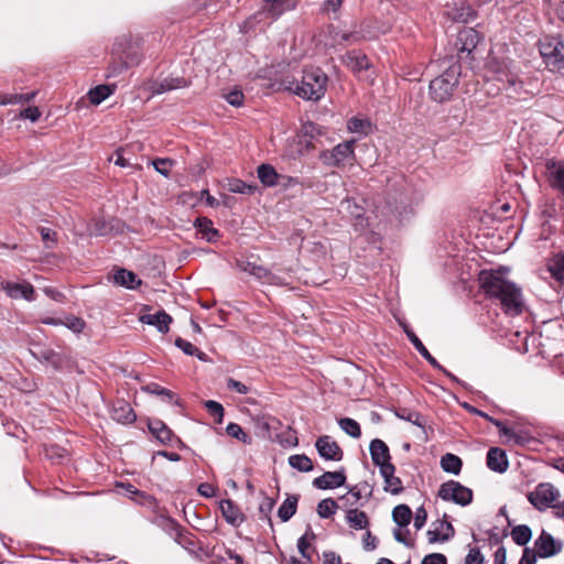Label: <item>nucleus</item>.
<instances>
[{
    "mask_svg": "<svg viewBox=\"0 0 564 564\" xmlns=\"http://www.w3.org/2000/svg\"><path fill=\"white\" fill-rule=\"evenodd\" d=\"M539 52L551 72L564 69V42L556 36L545 35L539 40Z\"/></svg>",
    "mask_w": 564,
    "mask_h": 564,
    "instance_id": "obj_4",
    "label": "nucleus"
},
{
    "mask_svg": "<svg viewBox=\"0 0 564 564\" xmlns=\"http://www.w3.org/2000/svg\"><path fill=\"white\" fill-rule=\"evenodd\" d=\"M446 14L452 21L457 23H468L476 18V11L467 2L455 4Z\"/></svg>",
    "mask_w": 564,
    "mask_h": 564,
    "instance_id": "obj_22",
    "label": "nucleus"
},
{
    "mask_svg": "<svg viewBox=\"0 0 564 564\" xmlns=\"http://www.w3.org/2000/svg\"><path fill=\"white\" fill-rule=\"evenodd\" d=\"M397 415L421 429H424L426 423L425 417L419 412L402 410L401 412H398Z\"/></svg>",
    "mask_w": 564,
    "mask_h": 564,
    "instance_id": "obj_48",
    "label": "nucleus"
},
{
    "mask_svg": "<svg viewBox=\"0 0 564 564\" xmlns=\"http://www.w3.org/2000/svg\"><path fill=\"white\" fill-rule=\"evenodd\" d=\"M459 76L460 65L457 62L448 65L441 75L430 82V98L437 104L449 101L458 86Z\"/></svg>",
    "mask_w": 564,
    "mask_h": 564,
    "instance_id": "obj_2",
    "label": "nucleus"
},
{
    "mask_svg": "<svg viewBox=\"0 0 564 564\" xmlns=\"http://www.w3.org/2000/svg\"><path fill=\"white\" fill-rule=\"evenodd\" d=\"M361 42L357 25L351 31L345 32L343 31V34H340V39L338 40V45L341 44H356Z\"/></svg>",
    "mask_w": 564,
    "mask_h": 564,
    "instance_id": "obj_54",
    "label": "nucleus"
},
{
    "mask_svg": "<svg viewBox=\"0 0 564 564\" xmlns=\"http://www.w3.org/2000/svg\"><path fill=\"white\" fill-rule=\"evenodd\" d=\"M227 102L234 107H240L243 104L245 96L241 90L234 89L225 95Z\"/></svg>",
    "mask_w": 564,
    "mask_h": 564,
    "instance_id": "obj_58",
    "label": "nucleus"
},
{
    "mask_svg": "<svg viewBox=\"0 0 564 564\" xmlns=\"http://www.w3.org/2000/svg\"><path fill=\"white\" fill-rule=\"evenodd\" d=\"M299 495H288L286 499L278 509V517L282 522L289 521L297 510Z\"/></svg>",
    "mask_w": 564,
    "mask_h": 564,
    "instance_id": "obj_29",
    "label": "nucleus"
},
{
    "mask_svg": "<svg viewBox=\"0 0 564 564\" xmlns=\"http://www.w3.org/2000/svg\"><path fill=\"white\" fill-rule=\"evenodd\" d=\"M275 419H268L264 416H258L254 419L257 434L261 437H271L270 430L272 427V423H275Z\"/></svg>",
    "mask_w": 564,
    "mask_h": 564,
    "instance_id": "obj_47",
    "label": "nucleus"
},
{
    "mask_svg": "<svg viewBox=\"0 0 564 564\" xmlns=\"http://www.w3.org/2000/svg\"><path fill=\"white\" fill-rule=\"evenodd\" d=\"M437 496L444 501H452L462 507L473 502V490L459 481L448 480L440 486Z\"/></svg>",
    "mask_w": 564,
    "mask_h": 564,
    "instance_id": "obj_6",
    "label": "nucleus"
},
{
    "mask_svg": "<svg viewBox=\"0 0 564 564\" xmlns=\"http://www.w3.org/2000/svg\"><path fill=\"white\" fill-rule=\"evenodd\" d=\"M327 76L319 68L306 69L300 83L292 82L289 90L307 100H319L326 90Z\"/></svg>",
    "mask_w": 564,
    "mask_h": 564,
    "instance_id": "obj_3",
    "label": "nucleus"
},
{
    "mask_svg": "<svg viewBox=\"0 0 564 564\" xmlns=\"http://www.w3.org/2000/svg\"><path fill=\"white\" fill-rule=\"evenodd\" d=\"M174 161L171 159H155L152 161L154 170L161 175L169 177Z\"/></svg>",
    "mask_w": 564,
    "mask_h": 564,
    "instance_id": "obj_51",
    "label": "nucleus"
},
{
    "mask_svg": "<svg viewBox=\"0 0 564 564\" xmlns=\"http://www.w3.org/2000/svg\"><path fill=\"white\" fill-rule=\"evenodd\" d=\"M145 392L148 393H151V394H156V395H161V397H164L166 398L169 401H173L174 400V393L166 389V388H163L161 387L160 384L158 383H149L147 384L145 387L142 388Z\"/></svg>",
    "mask_w": 564,
    "mask_h": 564,
    "instance_id": "obj_50",
    "label": "nucleus"
},
{
    "mask_svg": "<svg viewBox=\"0 0 564 564\" xmlns=\"http://www.w3.org/2000/svg\"><path fill=\"white\" fill-rule=\"evenodd\" d=\"M347 128L352 133L368 134L371 130V123L367 119L352 117L347 122Z\"/></svg>",
    "mask_w": 564,
    "mask_h": 564,
    "instance_id": "obj_40",
    "label": "nucleus"
},
{
    "mask_svg": "<svg viewBox=\"0 0 564 564\" xmlns=\"http://www.w3.org/2000/svg\"><path fill=\"white\" fill-rule=\"evenodd\" d=\"M257 188L256 184H248L239 178H230L227 183V189L237 194L252 195Z\"/></svg>",
    "mask_w": 564,
    "mask_h": 564,
    "instance_id": "obj_35",
    "label": "nucleus"
},
{
    "mask_svg": "<svg viewBox=\"0 0 564 564\" xmlns=\"http://www.w3.org/2000/svg\"><path fill=\"white\" fill-rule=\"evenodd\" d=\"M498 430L501 434L513 440L516 444L523 445L525 443V438L521 435L517 434L513 429L506 426L502 422L499 423Z\"/></svg>",
    "mask_w": 564,
    "mask_h": 564,
    "instance_id": "obj_55",
    "label": "nucleus"
},
{
    "mask_svg": "<svg viewBox=\"0 0 564 564\" xmlns=\"http://www.w3.org/2000/svg\"><path fill=\"white\" fill-rule=\"evenodd\" d=\"M194 226L208 242H214L219 237V231L213 227V221L206 217H198Z\"/></svg>",
    "mask_w": 564,
    "mask_h": 564,
    "instance_id": "obj_31",
    "label": "nucleus"
},
{
    "mask_svg": "<svg viewBox=\"0 0 564 564\" xmlns=\"http://www.w3.org/2000/svg\"><path fill=\"white\" fill-rule=\"evenodd\" d=\"M345 482L346 474L344 468L336 471H325L313 480L314 487L323 490L341 487Z\"/></svg>",
    "mask_w": 564,
    "mask_h": 564,
    "instance_id": "obj_13",
    "label": "nucleus"
},
{
    "mask_svg": "<svg viewBox=\"0 0 564 564\" xmlns=\"http://www.w3.org/2000/svg\"><path fill=\"white\" fill-rule=\"evenodd\" d=\"M534 546L539 557L546 558L558 554L562 551V542L557 541L546 531H542L535 540Z\"/></svg>",
    "mask_w": 564,
    "mask_h": 564,
    "instance_id": "obj_10",
    "label": "nucleus"
},
{
    "mask_svg": "<svg viewBox=\"0 0 564 564\" xmlns=\"http://www.w3.org/2000/svg\"><path fill=\"white\" fill-rule=\"evenodd\" d=\"M2 290L12 299L33 300L34 288L30 283H13L10 281L1 282Z\"/></svg>",
    "mask_w": 564,
    "mask_h": 564,
    "instance_id": "obj_15",
    "label": "nucleus"
},
{
    "mask_svg": "<svg viewBox=\"0 0 564 564\" xmlns=\"http://www.w3.org/2000/svg\"><path fill=\"white\" fill-rule=\"evenodd\" d=\"M112 90L107 85H99L88 91V99L93 105L101 104L107 97L110 96Z\"/></svg>",
    "mask_w": 564,
    "mask_h": 564,
    "instance_id": "obj_42",
    "label": "nucleus"
},
{
    "mask_svg": "<svg viewBox=\"0 0 564 564\" xmlns=\"http://www.w3.org/2000/svg\"><path fill=\"white\" fill-rule=\"evenodd\" d=\"M340 429L354 438H359L361 435L360 425L357 421L350 417H343L338 421Z\"/></svg>",
    "mask_w": 564,
    "mask_h": 564,
    "instance_id": "obj_44",
    "label": "nucleus"
},
{
    "mask_svg": "<svg viewBox=\"0 0 564 564\" xmlns=\"http://www.w3.org/2000/svg\"><path fill=\"white\" fill-rule=\"evenodd\" d=\"M289 464L292 468L303 473L311 471L314 468L312 459L304 454H295L290 456Z\"/></svg>",
    "mask_w": 564,
    "mask_h": 564,
    "instance_id": "obj_38",
    "label": "nucleus"
},
{
    "mask_svg": "<svg viewBox=\"0 0 564 564\" xmlns=\"http://www.w3.org/2000/svg\"><path fill=\"white\" fill-rule=\"evenodd\" d=\"M302 133L304 137L315 138L323 134V128L314 122H305L302 126Z\"/></svg>",
    "mask_w": 564,
    "mask_h": 564,
    "instance_id": "obj_56",
    "label": "nucleus"
},
{
    "mask_svg": "<svg viewBox=\"0 0 564 564\" xmlns=\"http://www.w3.org/2000/svg\"><path fill=\"white\" fill-rule=\"evenodd\" d=\"M219 508L225 520L232 527H239L246 520L240 508L231 499L221 500Z\"/></svg>",
    "mask_w": 564,
    "mask_h": 564,
    "instance_id": "obj_18",
    "label": "nucleus"
},
{
    "mask_svg": "<svg viewBox=\"0 0 564 564\" xmlns=\"http://www.w3.org/2000/svg\"><path fill=\"white\" fill-rule=\"evenodd\" d=\"M546 170L552 188L564 195V161H549Z\"/></svg>",
    "mask_w": 564,
    "mask_h": 564,
    "instance_id": "obj_19",
    "label": "nucleus"
},
{
    "mask_svg": "<svg viewBox=\"0 0 564 564\" xmlns=\"http://www.w3.org/2000/svg\"><path fill=\"white\" fill-rule=\"evenodd\" d=\"M290 8L291 4L289 0H264L261 13L265 14L268 18L276 19Z\"/></svg>",
    "mask_w": 564,
    "mask_h": 564,
    "instance_id": "obj_28",
    "label": "nucleus"
},
{
    "mask_svg": "<svg viewBox=\"0 0 564 564\" xmlns=\"http://www.w3.org/2000/svg\"><path fill=\"white\" fill-rule=\"evenodd\" d=\"M315 447L319 456L326 460L340 462L343 459V449L329 435L319 436L315 442Z\"/></svg>",
    "mask_w": 564,
    "mask_h": 564,
    "instance_id": "obj_9",
    "label": "nucleus"
},
{
    "mask_svg": "<svg viewBox=\"0 0 564 564\" xmlns=\"http://www.w3.org/2000/svg\"><path fill=\"white\" fill-rule=\"evenodd\" d=\"M484 555L480 550L477 547H473L469 550L468 554L465 557V564H482Z\"/></svg>",
    "mask_w": 564,
    "mask_h": 564,
    "instance_id": "obj_62",
    "label": "nucleus"
},
{
    "mask_svg": "<svg viewBox=\"0 0 564 564\" xmlns=\"http://www.w3.org/2000/svg\"><path fill=\"white\" fill-rule=\"evenodd\" d=\"M344 64L354 73L359 74L370 67V62L366 54L359 51H350L343 57Z\"/></svg>",
    "mask_w": 564,
    "mask_h": 564,
    "instance_id": "obj_24",
    "label": "nucleus"
},
{
    "mask_svg": "<svg viewBox=\"0 0 564 564\" xmlns=\"http://www.w3.org/2000/svg\"><path fill=\"white\" fill-rule=\"evenodd\" d=\"M186 82L183 78H165L161 82L155 83L154 85V91L156 94H163L169 90H173L176 88H180L182 86H185Z\"/></svg>",
    "mask_w": 564,
    "mask_h": 564,
    "instance_id": "obj_43",
    "label": "nucleus"
},
{
    "mask_svg": "<svg viewBox=\"0 0 564 564\" xmlns=\"http://www.w3.org/2000/svg\"><path fill=\"white\" fill-rule=\"evenodd\" d=\"M513 542L520 546L525 545L532 538V531L527 524L516 525L511 531Z\"/></svg>",
    "mask_w": 564,
    "mask_h": 564,
    "instance_id": "obj_37",
    "label": "nucleus"
},
{
    "mask_svg": "<svg viewBox=\"0 0 564 564\" xmlns=\"http://www.w3.org/2000/svg\"><path fill=\"white\" fill-rule=\"evenodd\" d=\"M316 539V534L313 532L312 528L308 527L306 532L297 540V550L302 557L307 562H312V554L308 552L311 546V542Z\"/></svg>",
    "mask_w": 564,
    "mask_h": 564,
    "instance_id": "obj_32",
    "label": "nucleus"
},
{
    "mask_svg": "<svg viewBox=\"0 0 564 564\" xmlns=\"http://www.w3.org/2000/svg\"><path fill=\"white\" fill-rule=\"evenodd\" d=\"M151 434L162 444H171L173 440L182 444V441L174 435L172 430L161 420L154 419L148 423Z\"/></svg>",
    "mask_w": 564,
    "mask_h": 564,
    "instance_id": "obj_14",
    "label": "nucleus"
},
{
    "mask_svg": "<svg viewBox=\"0 0 564 564\" xmlns=\"http://www.w3.org/2000/svg\"><path fill=\"white\" fill-rule=\"evenodd\" d=\"M226 433L230 437L236 438V440L242 442L243 444L251 443V437L237 423H229L226 427Z\"/></svg>",
    "mask_w": 564,
    "mask_h": 564,
    "instance_id": "obj_46",
    "label": "nucleus"
},
{
    "mask_svg": "<svg viewBox=\"0 0 564 564\" xmlns=\"http://www.w3.org/2000/svg\"><path fill=\"white\" fill-rule=\"evenodd\" d=\"M421 564H447V558L442 553H431L423 557Z\"/></svg>",
    "mask_w": 564,
    "mask_h": 564,
    "instance_id": "obj_63",
    "label": "nucleus"
},
{
    "mask_svg": "<svg viewBox=\"0 0 564 564\" xmlns=\"http://www.w3.org/2000/svg\"><path fill=\"white\" fill-rule=\"evenodd\" d=\"M369 451H370L372 463L376 466H378L379 469L384 464H391V462H390L391 456H390L389 447L387 446V444L383 441H381L379 438L372 440L370 443V446H369Z\"/></svg>",
    "mask_w": 564,
    "mask_h": 564,
    "instance_id": "obj_20",
    "label": "nucleus"
},
{
    "mask_svg": "<svg viewBox=\"0 0 564 564\" xmlns=\"http://www.w3.org/2000/svg\"><path fill=\"white\" fill-rule=\"evenodd\" d=\"M265 275L267 276L263 278V280H262L263 283H268V284H271V285H278V286H282V285H288L289 284V282L286 281L285 278L271 272L269 269H268Z\"/></svg>",
    "mask_w": 564,
    "mask_h": 564,
    "instance_id": "obj_60",
    "label": "nucleus"
},
{
    "mask_svg": "<svg viewBox=\"0 0 564 564\" xmlns=\"http://www.w3.org/2000/svg\"><path fill=\"white\" fill-rule=\"evenodd\" d=\"M359 36L361 41H369L377 39L380 34H383L387 32V29L382 28L379 23V21L375 19H367L364 20L358 26H357Z\"/></svg>",
    "mask_w": 564,
    "mask_h": 564,
    "instance_id": "obj_25",
    "label": "nucleus"
},
{
    "mask_svg": "<svg viewBox=\"0 0 564 564\" xmlns=\"http://www.w3.org/2000/svg\"><path fill=\"white\" fill-rule=\"evenodd\" d=\"M343 212L347 213L354 219L356 230L362 232L368 226V218L365 217V208L352 198H346L340 203Z\"/></svg>",
    "mask_w": 564,
    "mask_h": 564,
    "instance_id": "obj_11",
    "label": "nucleus"
},
{
    "mask_svg": "<svg viewBox=\"0 0 564 564\" xmlns=\"http://www.w3.org/2000/svg\"><path fill=\"white\" fill-rule=\"evenodd\" d=\"M205 408L208 411V413L213 416H216V422L221 423L224 419V406L214 400H208L205 402Z\"/></svg>",
    "mask_w": 564,
    "mask_h": 564,
    "instance_id": "obj_52",
    "label": "nucleus"
},
{
    "mask_svg": "<svg viewBox=\"0 0 564 564\" xmlns=\"http://www.w3.org/2000/svg\"><path fill=\"white\" fill-rule=\"evenodd\" d=\"M175 346L178 347L185 355L194 356L197 351V347H195L192 343L177 337L175 339Z\"/></svg>",
    "mask_w": 564,
    "mask_h": 564,
    "instance_id": "obj_61",
    "label": "nucleus"
},
{
    "mask_svg": "<svg viewBox=\"0 0 564 564\" xmlns=\"http://www.w3.org/2000/svg\"><path fill=\"white\" fill-rule=\"evenodd\" d=\"M111 417L121 424H132L137 420L133 409L124 400H118L115 402Z\"/></svg>",
    "mask_w": 564,
    "mask_h": 564,
    "instance_id": "obj_21",
    "label": "nucleus"
},
{
    "mask_svg": "<svg viewBox=\"0 0 564 564\" xmlns=\"http://www.w3.org/2000/svg\"><path fill=\"white\" fill-rule=\"evenodd\" d=\"M433 525H438L441 528V531H443L442 542H446L455 535V529L453 524L448 521H437L433 523Z\"/></svg>",
    "mask_w": 564,
    "mask_h": 564,
    "instance_id": "obj_57",
    "label": "nucleus"
},
{
    "mask_svg": "<svg viewBox=\"0 0 564 564\" xmlns=\"http://www.w3.org/2000/svg\"><path fill=\"white\" fill-rule=\"evenodd\" d=\"M508 269L482 270L478 275L479 288L487 299L498 302L505 313L516 316L522 313L521 289L506 279Z\"/></svg>",
    "mask_w": 564,
    "mask_h": 564,
    "instance_id": "obj_1",
    "label": "nucleus"
},
{
    "mask_svg": "<svg viewBox=\"0 0 564 564\" xmlns=\"http://www.w3.org/2000/svg\"><path fill=\"white\" fill-rule=\"evenodd\" d=\"M258 178L268 187L278 185L280 175L275 169L270 164H261L257 169Z\"/></svg>",
    "mask_w": 564,
    "mask_h": 564,
    "instance_id": "obj_30",
    "label": "nucleus"
},
{
    "mask_svg": "<svg viewBox=\"0 0 564 564\" xmlns=\"http://www.w3.org/2000/svg\"><path fill=\"white\" fill-rule=\"evenodd\" d=\"M409 340L412 343V345L415 347V349L421 354V356L435 369L442 371L445 373L453 382L457 384L465 386V383L459 380L456 376H454L452 372L446 370L426 349V347L423 345V343L420 340V338L414 334L411 329H404Z\"/></svg>",
    "mask_w": 564,
    "mask_h": 564,
    "instance_id": "obj_8",
    "label": "nucleus"
},
{
    "mask_svg": "<svg viewBox=\"0 0 564 564\" xmlns=\"http://www.w3.org/2000/svg\"><path fill=\"white\" fill-rule=\"evenodd\" d=\"M536 557H539L538 553L532 551L529 547L523 550L522 556L519 561V564H535Z\"/></svg>",
    "mask_w": 564,
    "mask_h": 564,
    "instance_id": "obj_64",
    "label": "nucleus"
},
{
    "mask_svg": "<svg viewBox=\"0 0 564 564\" xmlns=\"http://www.w3.org/2000/svg\"><path fill=\"white\" fill-rule=\"evenodd\" d=\"M274 506H275L274 499H272L270 497L263 498L262 502L259 506V512L261 513L263 519H267L269 521L271 520L270 513H271L272 509L274 508Z\"/></svg>",
    "mask_w": 564,
    "mask_h": 564,
    "instance_id": "obj_59",
    "label": "nucleus"
},
{
    "mask_svg": "<svg viewBox=\"0 0 564 564\" xmlns=\"http://www.w3.org/2000/svg\"><path fill=\"white\" fill-rule=\"evenodd\" d=\"M347 522L350 528L355 530H362L369 525L368 517L365 511L358 509H351L346 516Z\"/></svg>",
    "mask_w": 564,
    "mask_h": 564,
    "instance_id": "obj_34",
    "label": "nucleus"
},
{
    "mask_svg": "<svg viewBox=\"0 0 564 564\" xmlns=\"http://www.w3.org/2000/svg\"><path fill=\"white\" fill-rule=\"evenodd\" d=\"M337 502L332 498L323 499L317 505V513L323 519L330 518L337 510Z\"/></svg>",
    "mask_w": 564,
    "mask_h": 564,
    "instance_id": "obj_45",
    "label": "nucleus"
},
{
    "mask_svg": "<svg viewBox=\"0 0 564 564\" xmlns=\"http://www.w3.org/2000/svg\"><path fill=\"white\" fill-rule=\"evenodd\" d=\"M392 519L399 527H408L412 519V510L406 505H399L392 511Z\"/></svg>",
    "mask_w": 564,
    "mask_h": 564,
    "instance_id": "obj_36",
    "label": "nucleus"
},
{
    "mask_svg": "<svg viewBox=\"0 0 564 564\" xmlns=\"http://www.w3.org/2000/svg\"><path fill=\"white\" fill-rule=\"evenodd\" d=\"M549 271L555 280L564 282V253L557 254L552 259L549 264Z\"/></svg>",
    "mask_w": 564,
    "mask_h": 564,
    "instance_id": "obj_41",
    "label": "nucleus"
},
{
    "mask_svg": "<svg viewBox=\"0 0 564 564\" xmlns=\"http://www.w3.org/2000/svg\"><path fill=\"white\" fill-rule=\"evenodd\" d=\"M170 535L173 536L175 542H177L184 549L194 551L196 544L193 534H191L175 521H170Z\"/></svg>",
    "mask_w": 564,
    "mask_h": 564,
    "instance_id": "obj_26",
    "label": "nucleus"
},
{
    "mask_svg": "<svg viewBox=\"0 0 564 564\" xmlns=\"http://www.w3.org/2000/svg\"><path fill=\"white\" fill-rule=\"evenodd\" d=\"M479 41L480 35L475 29L464 28L457 34L455 46L458 53L469 55L477 47Z\"/></svg>",
    "mask_w": 564,
    "mask_h": 564,
    "instance_id": "obj_12",
    "label": "nucleus"
},
{
    "mask_svg": "<svg viewBox=\"0 0 564 564\" xmlns=\"http://www.w3.org/2000/svg\"><path fill=\"white\" fill-rule=\"evenodd\" d=\"M39 231L46 248H53L56 245L57 234L54 230L46 227H40Z\"/></svg>",
    "mask_w": 564,
    "mask_h": 564,
    "instance_id": "obj_53",
    "label": "nucleus"
},
{
    "mask_svg": "<svg viewBox=\"0 0 564 564\" xmlns=\"http://www.w3.org/2000/svg\"><path fill=\"white\" fill-rule=\"evenodd\" d=\"M140 322L151 326H155L160 333H167L172 317L165 311H159L155 314H144L140 316Z\"/></svg>",
    "mask_w": 564,
    "mask_h": 564,
    "instance_id": "obj_23",
    "label": "nucleus"
},
{
    "mask_svg": "<svg viewBox=\"0 0 564 564\" xmlns=\"http://www.w3.org/2000/svg\"><path fill=\"white\" fill-rule=\"evenodd\" d=\"M239 267L242 271L248 272L249 274L256 276L260 281H262L263 278L267 276L265 274H267L268 269L262 265H258L252 262H246V263H240Z\"/></svg>",
    "mask_w": 564,
    "mask_h": 564,
    "instance_id": "obj_49",
    "label": "nucleus"
},
{
    "mask_svg": "<svg viewBox=\"0 0 564 564\" xmlns=\"http://www.w3.org/2000/svg\"><path fill=\"white\" fill-rule=\"evenodd\" d=\"M380 475L384 479V491L392 495H399L403 491L402 481L399 477L394 476L395 467L392 464H384L381 466Z\"/></svg>",
    "mask_w": 564,
    "mask_h": 564,
    "instance_id": "obj_16",
    "label": "nucleus"
},
{
    "mask_svg": "<svg viewBox=\"0 0 564 564\" xmlns=\"http://www.w3.org/2000/svg\"><path fill=\"white\" fill-rule=\"evenodd\" d=\"M441 467L446 473L458 475L463 467V460L457 455L446 453L441 458Z\"/></svg>",
    "mask_w": 564,
    "mask_h": 564,
    "instance_id": "obj_33",
    "label": "nucleus"
},
{
    "mask_svg": "<svg viewBox=\"0 0 564 564\" xmlns=\"http://www.w3.org/2000/svg\"><path fill=\"white\" fill-rule=\"evenodd\" d=\"M560 497L558 490L549 482L539 484L533 491L528 494V500L538 510L542 511L552 507Z\"/></svg>",
    "mask_w": 564,
    "mask_h": 564,
    "instance_id": "obj_7",
    "label": "nucleus"
},
{
    "mask_svg": "<svg viewBox=\"0 0 564 564\" xmlns=\"http://www.w3.org/2000/svg\"><path fill=\"white\" fill-rule=\"evenodd\" d=\"M487 467L496 473L502 474L507 471L509 467V462L507 458V454L503 449L499 447L489 448L486 457Z\"/></svg>",
    "mask_w": 564,
    "mask_h": 564,
    "instance_id": "obj_17",
    "label": "nucleus"
},
{
    "mask_svg": "<svg viewBox=\"0 0 564 564\" xmlns=\"http://www.w3.org/2000/svg\"><path fill=\"white\" fill-rule=\"evenodd\" d=\"M39 360L50 364L55 369H61L64 365V357L52 349H42L37 355Z\"/></svg>",
    "mask_w": 564,
    "mask_h": 564,
    "instance_id": "obj_39",
    "label": "nucleus"
},
{
    "mask_svg": "<svg viewBox=\"0 0 564 564\" xmlns=\"http://www.w3.org/2000/svg\"><path fill=\"white\" fill-rule=\"evenodd\" d=\"M112 279L115 284L130 290L137 289L142 283L135 273L123 268L116 270Z\"/></svg>",
    "mask_w": 564,
    "mask_h": 564,
    "instance_id": "obj_27",
    "label": "nucleus"
},
{
    "mask_svg": "<svg viewBox=\"0 0 564 564\" xmlns=\"http://www.w3.org/2000/svg\"><path fill=\"white\" fill-rule=\"evenodd\" d=\"M356 141L354 139L344 141L330 151H323L319 159L325 165L334 167H345L346 165H354L355 161V147Z\"/></svg>",
    "mask_w": 564,
    "mask_h": 564,
    "instance_id": "obj_5",
    "label": "nucleus"
}]
</instances>
